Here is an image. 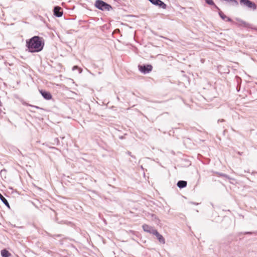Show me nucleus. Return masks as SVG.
Instances as JSON below:
<instances>
[{
    "label": "nucleus",
    "mask_w": 257,
    "mask_h": 257,
    "mask_svg": "<svg viewBox=\"0 0 257 257\" xmlns=\"http://www.w3.org/2000/svg\"><path fill=\"white\" fill-rule=\"evenodd\" d=\"M1 255L3 257H10L11 254L6 249L1 250Z\"/></svg>",
    "instance_id": "10"
},
{
    "label": "nucleus",
    "mask_w": 257,
    "mask_h": 257,
    "mask_svg": "<svg viewBox=\"0 0 257 257\" xmlns=\"http://www.w3.org/2000/svg\"><path fill=\"white\" fill-rule=\"evenodd\" d=\"M0 199L3 201V202L8 207H10V205L9 202L7 200V199L0 193Z\"/></svg>",
    "instance_id": "13"
},
{
    "label": "nucleus",
    "mask_w": 257,
    "mask_h": 257,
    "mask_svg": "<svg viewBox=\"0 0 257 257\" xmlns=\"http://www.w3.org/2000/svg\"><path fill=\"white\" fill-rule=\"evenodd\" d=\"M206 3L210 5H214L215 8L219 10L218 8L214 4L212 0H205Z\"/></svg>",
    "instance_id": "15"
},
{
    "label": "nucleus",
    "mask_w": 257,
    "mask_h": 257,
    "mask_svg": "<svg viewBox=\"0 0 257 257\" xmlns=\"http://www.w3.org/2000/svg\"><path fill=\"white\" fill-rule=\"evenodd\" d=\"M142 227L144 231L151 234H153V232L156 230L153 227L147 224H143Z\"/></svg>",
    "instance_id": "6"
},
{
    "label": "nucleus",
    "mask_w": 257,
    "mask_h": 257,
    "mask_svg": "<svg viewBox=\"0 0 257 257\" xmlns=\"http://www.w3.org/2000/svg\"><path fill=\"white\" fill-rule=\"evenodd\" d=\"M153 234L156 235V236L157 237V239L159 240V241L161 242V243H165V239L163 237V236L161 235L158 231L157 230H155L154 232H153Z\"/></svg>",
    "instance_id": "9"
},
{
    "label": "nucleus",
    "mask_w": 257,
    "mask_h": 257,
    "mask_svg": "<svg viewBox=\"0 0 257 257\" xmlns=\"http://www.w3.org/2000/svg\"><path fill=\"white\" fill-rule=\"evenodd\" d=\"M177 186L180 188L185 187L187 186V182L185 181H179L177 183Z\"/></svg>",
    "instance_id": "11"
},
{
    "label": "nucleus",
    "mask_w": 257,
    "mask_h": 257,
    "mask_svg": "<svg viewBox=\"0 0 257 257\" xmlns=\"http://www.w3.org/2000/svg\"><path fill=\"white\" fill-rule=\"evenodd\" d=\"M39 92L42 94L43 97L47 100H50L52 98V96L51 93L48 91L40 90Z\"/></svg>",
    "instance_id": "8"
},
{
    "label": "nucleus",
    "mask_w": 257,
    "mask_h": 257,
    "mask_svg": "<svg viewBox=\"0 0 257 257\" xmlns=\"http://www.w3.org/2000/svg\"><path fill=\"white\" fill-rule=\"evenodd\" d=\"M240 4L252 9L255 10L256 9V5L253 2L249 0H240Z\"/></svg>",
    "instance_id": "3"
},
{
    "label": "nucleus",
    "mask_w": 257,
    "mask_h": 257,
    "mask_svg": "<svg viewBox=\"0 0 257 257\" xmlns=\"http://www.w3.org/2000/svg\"><path fill=\"white\" fill-rule=\"evenodd\" d=\"M94 5L96 8L102 11H109L112 9L111 6L101 0H96Z\"/></svg>",
    "instance_id": "2"
},
{
    "label": "nucleus",
    "mask_w": 257,
    "mask_h": 257,
    "mask_svg": "<svg viewBox=\"0 0 257 257\" xmlns=\"http://www.w3.org/2000/svg\"><path fill=\"white\" fill-rule=\"evenodd\" d=\"M54 14L58 17H60L63 15L62 9L60 7H55L54 9Z\"/></svg>",
    "instance_id": "7"
},
{
    "label": "nucleus",
    "mask_w": 257,
    "mask_h": 257,
    "mask_svg": "<svg viewBox=\"0 0 257 257\" xmlns=\"http://www.w3.org/2000/svg\"><path fill=\"white\" fill-rule=\"evenodd\" d=\"M239 25L240 26H243V27H247L248 26V24L245 21H242V20H239Z\"/></svg>",
    "instance_id": "14"
},
{
    "label": "nucleus",
    "mask_w": 257,
    "mask_h": 257,
    "mask_svg": "<svg viewBox=\"0 0 257 257\" xmlns=\"http://www.w3.org/2000/svg\"><path fill=\"white\" fill-rule=\"evenodd\" d=\"M153 4L159 6L160 8L165 9L167 6L161 0H149Z\"/></svg>",
    "instance_id": "5"
},
{
    "label": "nucleus",
    "mask_w": 257,
    "mask_h": 257,
    "mask_svg": "<svg viewBox=\"0 0 257 257\" xmlns=\"http://www.w3.org/2000/svg\"><path fill=\"white\" fill-rule=\"evenodd\" d=\"M138 67L139 70L144 74L149 73L153 69V67L151 65H139Z\"/></svg>",
    "instance_id": "4"
},
{
    "label": "nucleus",
    "mask_w": 257,
    "mask_h": 257,
    "mask_svg": "<svg viewBox=\"0 0 257 257\" xmlns=\"http://www.w3.org/2000/svg\"><path fill=\"white\" fill-rule=\"evenodd\" d=\"M219 15L223 20H226L227 21L230 22L231 19L226 17L222 12L219 13Z\"/></svg>",
    "instance_id": "12"
},
{
    "label": "nucleus",
    "mask_w": 257,
    "mask_h": 257,
    "mask_svg": "<svg viewBox=\"0 0 257 257\" xmlns=\"http://www.w3.org/2000/svg\"><path fill=\"white\" fill-rule=\"evenodd\" d=\"M44 46V41L42 37L34 36L26 41V46L29 52H38L41 51Z\"/></svg>",
    "instance_id": "1"
}]
</instances>
